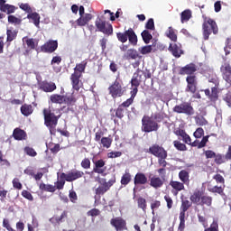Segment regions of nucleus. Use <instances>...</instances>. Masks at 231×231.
<instances>
[{"instance_id":"f257e3e1","label":"nucleus","mask_w":231,"mask_h":231,"mask_svg":"<svg viewBox=\"0 0 231 231\" xmlns=\"http://www.w3.org/2000/svg\"><path fill=\"white\" fill-rule=\"evenodd\" d=\"M87 62L79 63L76 65L74 70L75 72L71 75V82H72V88L75 89V91H79L80 89V77L82 76L81 73H84L86 70Z\"/></svg>"},{"instance_id":"f03ea898","label":"nucleus","mask_w":231,"mask_h":231,"mask_svg":"<svg viewBox=\"0 0 231 231\" xmlns=\"http://www.w3.org/2000/svg\"><path fill=\"white\" fill-rule=\"evenodd\" d=\"M44 124L50 129L51 134H55V127L59 123V116L50 109H43Z\"/></svg>"},{"instance_id":"7ed1b4c3","label":"nucleus","mask_w":231,"mask_h":231,"mask_svg":"<svg viewBox=\"0 0 231 231\" xmlns=\"http://www.w3.org/2000/svg\"><path fill=\"white\" fill-rule=\"evenodd\" d=\"M212 32L214 33V35L217 33V23H216L214 20L208 19V21H205L203 23L204 40L208 41L210 33Z\"/></svg>"},{"instance_id":"20e7f679","label":"nucleus","mask_w":231,"mask_h":231,"mask_svg":"<svg viewBox=\"0 0 231 231\" xmlns=\"http://www.w3.org/2000/svg\"><path fill=\"white\" fill-rule=\"evenodd\" d=\"M173 113L178 115H186L187 116H192L194 115V107L189 102H183L180 105H176L172 108Z\"/></svg>"},{"instance_id":"39448f33","label":"nucleus","mask_w":231,"mask_h":231,"mask_svg":"<svg viewBox=\"0 0 231 231\" xmlns=\"http://www.w3.org/2000/svg\"><path fill=\"white\" fill-rule=\"evenodd\" d=\"M160 129V125L151 117H143L142 131L143 133H152Z\"/></svg>"},{"instance_id":"423d86ee","label":"nucleus","mask_w":231,"mask_h":231,"mask_svg":"<svg viewBox=\"0 0 231 231\" xmlns=\"http://www.w3.org/2000/svg\"><path fill=\"white\" fill-rule=\"evenodd\" d=\"M106 22L103 20L102 17L97 16L95 22V25L98 32L105 33V35H111L113 33V25L108 24L106 26Z\"/></svg>"},{"instance_id":"0eeeda50","label":"nucleus","mask_w":231,"mask_h":231,"mask_svg":"<svg viewBox=\"0 0 231 231\" xmlns=\"http://www.w3.org/2000/svg\"><path fill=\"white\" fill-rule=\"evenodd\" d=\"M82 176H84V171L74 170L72 171H69V173H61L60 178L65 181L71 182L82 178Z\"/></svg>"},{"instance_id":"6e6552de","label":"nucleus","mask_w":231,"mask_h":231,"mask_svg":"<svg viewBox=\"0 0 231 231\" xmlns=\"http://www.w3.org/2000/svg\"><path fill=\"white\" fill-rule=\"evenodd\" d=\"M149 152L156 158H167V151L164 147L158 144H153L149 148Z\"/></svg>"},{"instance_id":"1a4fd4ad","label":"nucleus","mask_w":231,"mask_h":231,"mask_svg":"<svg viewBox=\"0 0 231 231\" xmlns=\"http://www.w3.org/2000/svg\"><path fill=\"white\" fill-rule=\"evenodd\" d=\"M59 48L57 40H51L41 47V51L44 53H53Z\"/></svg>"},{"instance_id":"9d476101","label":"nucleus","mask_w":231,"mask_h":231,"mask_svg":"<svg viewBox=\"0 0 231 231\" xmlns=\"http://www.w3.org/2000/svg\"><path fill=\"white\" fill-rule=\"evenodd\" d=\"M108 89L113 98H116L124 95V89H122V85H120V82L118 81H115V83L112 86H110Z\"/></svg>"},{"instance_id":"9b49d317","label":"nucleus","mask_w":231,"mask_h":231,"mask_svg":"<svg viewBox=\"0 0 231 231\" xmlns=\"http://www.w3.org/2000/svg\"><path fill=\"white\" fill-rule=\"evenodd\" d=\"M110 224L112 226H115L117 231L127 230L125 220L122 217L112 218Z\"/></svg>"},{"instance_id":"f8f14e48","label":"nucleus","mask_w":231,"mask_h":231,"mask_svg":"<svg viewBox=\"0 0 231 231\" xmlns=\"http://www.w3.org/2000/svg\"><path fill=\"white\" fill-rule=\"evenodd\" d=\"M143 70L137 69L136 72L134 73L131 79L132 86H134V88H138V86H140V84L142 83V80H143Z\"/></svg>"},{"instance_id":"ddd939ff","label":"nucleus","mask_w":231,"mask_h":231,"mask_svg":"<svg viewBox=\"0 0 231 231\" xmlns=\"http://www.w3.org/2000/svg\"><path fill=\"white\" fill-rule=\"evenodd\" d=\"M169 51L173 55V57H176V59H180L181 55H183V51L181 50V44L180 43H170L169 46Z\"/></svg>"},{"instance_id":"4468645a","label":"nucleus","mask_w":231,"mask_h":231,"mask_svg":"<svg viewBox=\"0 0 231 231\" xmlns=\"http://www.w3.org/2000/svg\"><path fill=\"white\" fill-rule=\"evenodd\" d=\"M220 71L223 75L224 80L227 82V84H230L231 82V66L228 63H224L221 68Z\"/></svg>"},{"instance_id":"2eb2a0df","label":"nucleus","mask_w":231,"mask_h":231,"mask_svg":"<svg viewBox=\"0 0 231 231\" xmlns=\"http://www.w3.org/2000/svg\"><path fill=\"white\" fill-rule=\"evenodd\" d=\"M196 71H198V69H196V65L194 63H190L186 65L185 67H182L180 70V74L192 76L193 73H196Z\"/></svg>"},{"instance_id":"dca6fc26","label":"nucleus","mask_w":231,"mask_h":231,"mask_svg":"<svg viewBox=\"0 0 231 231\" xmlns=\"http://www.w3.org/2000/svg\"><path fill=\"white\" fill-rule=\"evenodd\" d=\"M94 165L93 172H97V174H104L106 172V162L104 160L94 162Z\"/></svg>"},{"instance_id":"f3484780","label":"nucleus","mask_w":231,"mask_h":231,"mask_svg":"<svg viewBox=\"0 0 231 231\" xmlns=\"http://www.w3.org/2000/svg\"><path fill=\"white\" fill-rule=\"evenodd\" d=\"M147 176L145 173L138 172L135 174L134 179V185H145L147 183Z\"/></svg>"},{"instance_id":"a211bd4d","label":"nucleus","mask_w":231,"mask_h":231,"mask_svg":"<svg viewBox=\"0 0 231 231\" xmlns=\"http://www.w3.org/2000/svg\"><path fill=\"white\" fill-rule=\"evenodd\" d=\"M93 19V14H85L84 15L80 16L77 21L78 26H86L89 21Z\"/></svg>"},{"instance_id":"6ab92c4d","label":"nucleus","mask_w":231,"mask_h":231,"mask_svg":"<svg viewBox=\"0 0 231 231\" xmlns=\"http://www.w3.org/2000/svg\"><path fill=\"white\" fill-rule=\"evenodd\" d=\"M40 88L42 91H45V93H51L57 89V85L53 82H43Z\"/></svg>"},{"instance_id":"aec40b11","label":"nucleus","mask_w":231,"mask_h":231,"mask_svg":"<svg viewBox=\"0 0 231 231\" xmlns=\"http://www.w3.org/2000/svg\"><path fill=\"white\" fill-rule=\"evenodd\" d=\"M27 19H30L32 21L33 24L39 27V24H41V15L36 12H31L27 14Z\"/></svg>"},{"instance_id":"412c9836","label":"nucleus","mask_w":231,"mask_h":231,"mask_svg":"<svg viewBox=\"0 0 231 231\" xmlns=\"http://www.w3.org/2000/svg\"><path fill=\"white\" fill-rule=\"evenodd\" d=\"M126 33L128 34L129 42H131L133 46H136V44H138V36H136L134 31L130 28L126 31Z\"/></svg>"},{"instance_id":"4be33fe9","label":"nucleus","mask_w":231,"mask_h":231,"mask_svg":"<svg viewBox=\"0 0 231 231\" xmlns=\"http://www.w3.org/2000/svg\"><path fill=\"white\" fill-rule=\"evenodd\" d=\"M14 140H26V132L20 128H15L13 132Z\"/></svg>"},{"instance_id":"5701e85b","label":"nucleus","mask_w":231,"mask_h":231,"mask_svg":"<svg viewBox=\"0 0 231 231\" xmlns=\"http://www.w3.org/2000/svg\"><path fill=\"white\" fill-rule=\"evenodd\" d=\"M124 59H125L126 60H129L131 59L134 60L135 59H138V51H136V50L134 49H129L124 55Z\"/></svg>"},{"instance_id":"b1692460","label":"nucleus","mask_w":231,"mask_h":231,"mask_svg":"<svg viewBox=\"0 0 231 231\" xmlns=\"http://www.w3.org/2000/svg\"><path fill=\"white\" fill-rule=\"evenodd\" d=\"M150 185L151 187H153V189H160V187L163 185V180H162V179L159 177H152L150 180Z\"/></svg>"},{"instance_id":"393cba45","label":"nucleus","mask_w":231,"mask_h":231,"mask_svg":"<svg viewBox=\"0 0 231 231\" xmlns=\"http://www.w3.org/2000/svg\"><path fill=\"white\" fill-rule=\"evenodd\" d=\"M21 113L24 116H30V115L33 113V107L32 106V105H23L21 106Z\"/></svg>"},{"instance_id":"a878e982","label":"nucleus","mask_w":231,"mask_h":231,"mask_svg":"<svg viewBox=\"0 0 231 231\" xmlns=\"http://www.w3.org/2000/svg\"><path fill=\"white\" fill-rule=\"evenodd\" d=\"M190 17H192V12L189 9L184 10L180 14V21L182 23L190 21Z\"/></svg>"},{"instance_id":"bb28decb","label":"nucleus","mask_w":231,"mask_h":231,"mask_svg":"<svg viewBox=\"0 0 231 231\" xmlns=\"http://www.w3.org/2000/svg\"><path fill=\"white\" fill-rule=\"evenodd\" d=\"M192 207V202L189 201V200H181V206H180V214H183V216H185V212H187V210H189V208Z\"/></svg>"},{"instance_id":"cd10ccee","label":"nucleus","mask_w":231,"mask_h":231,"mask_svg":"<svg viewBox=\"0 0 231 231\" xmlns=\"http://www.w3.org/2000/svg\"><path fill=\"white\" fill-rule=\"evenodd\" d=\"M65 101L66 98L63 96L57 94L51 96V102H53V104H63Z\"/></svg>"},{"instance_id":"c85d7f7f","label":"nucleus","mask_w":231,"mask_h":231,"mask_svg":"<svg viewBox=\"0 0 231 231\" xmlns=\"http://www.w3.org/2000/svg\"><path fill=\"white\" fill-rule=\"evenodd\" d=\"M179 178L182 183L187 185L189 183V171L182 170L179 172Z\"/></svg>"},{"instance_id":"c756f323","label":"nucleus","mask_w":231,"mask_h":231,"mask_svg":"<svg viewBox=\"0 0 231 231\" xmlns=\"http://www.w3.org/2000/svg\"><path fill=\"white\" fill-rule=\"evenodd\" d=\"M141 35H142L143 41L145 42V44H149V42H151V40L152 39V34L151 32H149V31L144 30L141 33Z\"/></svg>"},{"instance_id":"7c9ffc66","label":"nucleus","mask_w":231,"mask_h":231,"mask_svg":"<svg viewBox=\"0 0 231 231\" xmlns=\"http://www.w3.org/2000/svg\"><path fill=\"white\" fill-rule=\"evenodd\" d=\"M2 12H5L7 14V15H10V14H14L15 6L6 4V5L3 6Z\"/></svg>"},{"instance_id":"2f4dec72","label":"nucleus","mask_w":231,"mask_h":231,"mask_svg":"<svg viewBox=\"0 0 231 231\" xmlns=\"http://www.w3.org/2000/svg\"><path fill=\"white\" fill-rule=\"evenodd\" d=\"M195 122H196L197 125H200V126L208 125V121H207V119H205L203 117V116H196L195 117Z\"/></svg>"},{"instance_id":"473e14b6","label":"nucleus","mask_w":231,"mask_h":231,"mask_svg":"<svg viewBox=\"0 0 231 231\" xmlns=\"http://www.w3.org/2000/svg\"><path fill=\"white\" fill-rule=\"evenodd\" d=\"M171 187H172V189H174L175 190H183V189H185V186L183 185V183L180 182V181H171L170 183Z\"/></svg>"},{"instance_id":"72a5a7b5","label":"nucleus","mask_w":231,"mask_h":231,"mask_svg":"<svg viewBox=\"0 0 231 231\" xmlns=\"http://www.w3.org/2000/svg\"><path fill=\"white\" fill-rule=\"evenodd\" d=\"M131 182V173L125 172L121 178V185H129Z\"/></svg>"},{"instance_id":"f704fd0d","label":"nucleus","mask_w":231,"mask_h":231,"mask_svg":"<svg viewBox=\"0 0 231 231\" xmlns=\"http://www.w3.org/2000/svg\"><path fill=\"white\" fill-rule=\"evenodd\" d=\"M200 199V205H206L207 207H210V205H212V197L202 196Z\"/></svg>"},{"instance_id":"c9c22d12","label":"nucleus","mask_w":231,"mask_h":231,"mask_svg":"<svg viewBox=\"0 0 231 231\" xmlns=\"http://www.w3.org/2000/svg\"><path fill=\"white\" fill-rule=\"evenodd\" d=\"M107 190H109V187L107 184H105L103 186H99L98 188H97L96 194H97V195L106 194V192H107Z\"/></svg>"},{"instance_id":"e433bc0d","label":"nucleus","mask_w":231,"mask_h":231,"mask_svg":"<svg viewBox=\"0 0 231 231\" xmlns=\"http://www.w3.org/2000/svg\"><path fill=\"white\" fill-rule=\"evenodd\" d=\"M7 42H12L17 37V32L16 31H12V30H7Z\"/></svg>"},{"instance_id":"4c0bfd02","label":"nucleus","mask_w":231,"mask_h":231,"mask_svg":"<svg viewBox=\"0 0 231 231\" xmlns=\"http://www.w3.org/2000/svg\"><path fill=\"white\" fill-rule=\"evenodd\" d=\"M139 51H141L142 55H147V53H151L152 51V45H146L139 48Z\"/></svg>"},{"instance_id":"58836bf2","label":"nucleus","mask_w":231,"mask_h":231,"mask_svg":"<svg viewBox=\"0 0 231 231\" xmlns=\"http://www.w3.org/2000/svg\"><path fill=\"white\" fill-rule=\"evenodd\" d=\"M167 36L171 39V41H173V42L178 41V36L176 33H174V29H172V27H169Z\"/></svg>"},{"instance_id":"ea45409f","label":"nucleus","mask_w":231,"mask_h":231,"mask_svg":"<svg viewBox=\"0 0 231 231\" xmlns=\"http://www.w3.org/2000/svg\"><path fill=\"white\" fill-rule=\"evenodd\" d=\"M24 152L27 154V156H32V158H35L37 156V152L30 146H26L24 148Z\"/></svg>"},{"instance_id":"a19ab883","label":"nucleus","mask_w":231,"mask_h":231,"mask_svg":"<svg viewBox=\"0 0 231 231\" xmlns=\"http://www.w3.org/2000/svg\"><path fill=\"white\" fill-rule=\"evenodd\" d=\"M117 39L118 41H120V42H127V39H128L127 31H125V32H118Z\"/></svg>"},{"instance_id":"79ce46f5","label":"nucleus","mask_w":231,"mask_h":231,"mask_svg":"<svg viewBox=\"0 0 231 231\" xmlns=\"http://www.w3.org/2000/svg\"><path fill=\"white\" fill-rule=\"evenodd\" d=\"M173 144L178 151H187V145L181 143L180 141H174Z\"/></svg>"},{"instance_id":"37998d69","label":"nucleus","mask_w":231,"mask_h":231,"mask_svg":"<svg viewBox=\"0 0 231 231\" xmlns=\"http://www.w3.org/2000/svg\"><path fill=\"white\" fill-rule=\"evenodd\" d=\"M137 203H138L139 208H142L143 210L145 211V209L147 208V201L145 200V199L139 198L137 199Z\"/></svg>"},{"instance_id":"c03bdc74","label":"nucleus","mask_w":231,"mask_h":231,"mask_svg":"<svg viewBox=\"0 0 231 231\" xmlns=\"http://www.w3.org/2000/svg\"><path fill=\"white\" fill-rule=\"evenodd\" d=\"M192 203H199L201 201V197L199 196V192H195L189 198Z\"/></svg>"},{"instance_id":"a18cd8bd","label":"nucleus","mask_w":231,"mask_h":231,"mask_svg":"<svg viewBox=\"0 0 231 231\" xmlns=\"http://www.w3.org/2000/svg\"><path fill=\"white\" fill-rule=\"evenodd\" d=\"M101 143L103 144V147L109 149L111 147V139L108 137H103L101 139Z\"/></svg>"},{"instance_id":"49530a36","label":"nucleus","mask_w":231,"mask_h":231,"mask_svg":"<svg viewBox=\"0 0 231 231\" xmlns=\"http://www.w3.org/2000/svg\"><path fill=\"white\" fill-rule=\"evenodd\" d=\"M211 102H216L217 100V88L213 87L211 88V96H210Z\"/></svg>"},{"instance_id":"de8ad7c7","label":"nucleus","mask_w":231,"mask_h":231,"mask_svg":"<svg viewBox=\"0 0 231 231\" xmlns=\"http://www.w3.org/2000/svg\"><path fill=\"white\" fill-rule=\"evenodd\" d=\"M20 8H21V10H23V12H26V14H32V12H33V10H32V7L28 4H21Z\"/></svg>"},{"instance_id":"09e8293b","label":"nucleus","mask_w":231,"mask_h":231,"mask_svg":"<svg viewBox=\"0 0 231 231\" xmlns=\"http://www.w3.org/2000/svg\"><path fill=\"white\" fill-rule=\"evenodd\" d=\"M203 134H205V130H203V128H201V127H199L194 132L193 136H195L196 138H201V136H203Z\"/></svg>"},{"instance_id":"8fccbe9b","label":"nucleus","mask_w":231,"mask_h":231,"mask_svg":"<svg viewBox=\"0 0 231 231\" xmlns=\"http://www.w3.org/2000/svg\"><path fill=\"white\" fill-rule=\"evenodd\" d=\"M25 42L31 50H35V41L32 38H28L25 40Z\"/></svg>"},{"instance_id":"3c124183","label":"nucleus","mask_w":231,"mask_h":231,"mask_svg":"<svg viewBox=\"0 0 231 231\" xmlns=\"http://www.w3.org/2000/svg\"><path fill=\"white\" fill-rule=\"evenodd\" d=\"M22 196L25 198V199H29V201H33V196L28 190H23Z\"/></svg>"},{"instance_id":"603ef678","label":"nucleus","mask_w":231,"mask_h":231,"mask_svg":"<svg viewBox=\"0 0 231 231\" xmlns=\"http://www.w3.org/2000/svg\"><path fill=\"white\" fill-rule=\"evenodd\" d=\"M124 113H125V109L119 106L116 109V116L117 118H124Z\"/></svg>"},{"instance_id":"864d4df0","label":"nucleus","mask_w":231,"mask_h":231,"mask_svg":"<svg viewBox=\"0 0 231 231\" xmlns=\"http://www.w3.org/2000/svg\"><path fill=\"white\" fill-rule=\"evenodd\" d=\"M146 30H154V19L150 18L145 24Z\"/></svg>"},{"instance_id":"5fc2aeb1","label":"nucleus","mask_w":231,"mask_h":231,"mask_svg":"<svg viewBox=\"0 0 231 231\" xmlns=\"http://www.w3.org/2000/svg\"><path fill=\"white\" fill-rule=\"evenodd\" d=\"M214 158H215V162L217 165H221V163H225V161H223V154L221 153L216 154Z\"/></svg>"},{"instance_id":"6e6d98bb","label":"nucleus","mask_w":231,"mask_h":231,"mask_svg":"<svg viewBox=\"0 0 231 231\" xmlns=\"http://www.w3.org/2000/svg\"><path fill=\"white\" fill-rule=\"evenodd\" d=\"M208 138H210L209 135H206L202 138V140L199 142V149H203V147L207 145V142H208Z\"/></svg>"},{"instance_id":"4d7b16f0","label":"nucleus","mask_w":231,"mask_h":231,"mask_svg":"<svg viewBox=\"0 0 231 231\" xmlns=\"http://www.w3.org/2000/svg\"><path fill=\"white\" fill-rule=\"evenodd\" d=\"M8 23H11L12 24H19L20 20H19V18L15 17L14 15L10 14L8 16Z\"/></svg>"},{"instance_id":"13d9d810","label":"nucleus","mask_w":231,"mask_h":231,"mask_svg":"<svg viewBox=\"0 0 231 231\" xmlns=\"http://www.w3.org/2000/svg\"><path fill=\"white\" fill-rule=\"evenodd\" d=\"M218 228H219V225L217 224V222L213 221L210 227L208 229H205V231H218Z\"/></svg>"},{"instance_id":"bf43d9fd","label":"nucleus","mask_w":231,"mask_h":231,"mask_svg":"<svg viewBox=\"0 0 231 231\" xmlns=\"http://www.w3.org/2000/svg\"><path fill=\"white\" fill-rule=\"evenodd\" d=\"M81 167H83V169H89L91 167V161H89V159H84L81 162Z\"/></svg>"},{"instance_id":"052dcab7","label":"nucleus","mask_w":231,"mask_h":231,"mask_svg":"<svg viewBox=\"0 0 231 231\" xmlns=\"http://www.w3.org/2000/svg\"><path fill=\"white\" fill-rule=\"evenodd\" d=\"M13 186L14 189H18V190H21V189H23V184L19 181V179L13 180Z\"/></svg>"},{"instance_id":"680f3d73","label":"nucleus","mask_w":231,"mask_h":231,"mask_svg":"<svg viewBox=\"0 0 231 231\" xmlns=\"http://www.w3.org/2000/svg\"><path fill=\"white\" fill-rule=\"evenodd\" d=\"M204 154H205L207 160L215 158V156H216V153L214 152V151H211V150L205 151Z\"/></svg>"},{"instance_id":"e2e57ef3","label":"nucleus","mask_w":231,"mask_h":231,"mask_svg":"<svg viewBox=\"0 0 231 231\" xmlns=\"http://www.w3.org/2000/svg\"><path fill=\"white\" fill-rule=\"evenodd\" d=\"M108 158H120L122 152H111L107 154Z\"/></svg>"},{"instance_id":"0e129e2a","label":"nucleus","mask_w":231,"mask_h":231,"mask_svg":"<svg viewBox=\"0 0 231 231\" xmlns=\"http://www.w3.org/2000/svg\"><path fill=\"white\" fill-rule=\"evenodd\" d=\"M179 218L180 221L179 228H185V215H183V213L180 214Z\"/></svg>"},{"instance_id":"69168bd1","label":"nucleus","mask_w":231,"mask_h":231,"mask_svg":"<svg viewBox=\"0 0 231 231\" xmlns=\"http://www.w3.org/2000/svg\"><path fill=\"white\" fill-rule=\"evenodd\" d=\"M3 227L6 228V230H8V231H15V230H14V228H12V226H10V223L8 222L7 219H4Z\"/></svg>"},{"instance_id":"338daca9","label":"nucleus","mask_w":231,"mask_h":231,"mask_svg":"<svg viewBox=\"0 0 231 231\" xmlns=\"http://www.w3.org/2000/svg\"><path fill=\"white\" fill-rule=\"evenodd\" d=\"M196 85L197 84H188L186 91L189 93H194L196 91Z\"/></svg>"},{"instance_id":"774afa93","label":"nucleus","mask_w":231,"mask_h":231,"mask_svg":"<svg viewBox=\"0 0 231 231\" xmlns=\"http://www.w3.org/2000/svg\"><path fill=\"white\" fill-rule=\"evenodd\" d=\"M186 82L188 84H197V82H196V76H188L186 78Z\"/></svg>"}]
</instances>
